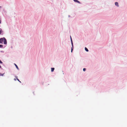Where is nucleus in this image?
<instances>
[{
  "mask_svg": "<svg viewBox=\"0 0 127 127\" xmlns=\"http://www.w3.org/2000/svg\"><path fill=\"white\" fill-rule=\"evenodd\" d=\"M3 41L4 44H7V41L6 39L4 38H1L0 39V43H2Z\"/></svg>",
  "mask_w": 127,
  "mask_h": 127,
  "instance_id": "nucleus-1",
  "label": "nucleus"
},
{
  "mask_svg": "<svg viewBox=\"0 0 127 127\" xmlns=\"http://www.w3.org/2000/svg\"><path fill=\"white\" fill-rule=\"evenodd\" d=\"M115 5L117 6L118 7L119 6V5H118V2H115Z\"/></svg>",
  "mask_w": 127,
  "mask_h": 127,
  "instance_id": "nucleus-2",
  "label": "nucleus"
},
{
  "mask_svg": "<svg viewBox=\"0 0 127 127\" xmlns=\"http://www.w3.org/2000/svg\"><path fill=\"white\" fill-rule=\"evenodd\" d=\"M74 0L75 2H76L79 3H80V2L77 0Z\"/></svg>",
  "mask_w": 127,
  "mask_h": 127,
  "instance_id": "nucleus-3",
  "label": "nucleus"
},
{
  "mask_svg": "<svg viewBox=\"0 0 127 127\" xmlns=\"http://www.w3.org/2000/svg\"><path fill=\"white\" fill-rule=\"evenodd\" d=\"M54 68H51V71L52 72H53L54 71Z\"/></svg>",
  "mask_w": 127,
  "mask_h": 127,
  "instance_id": "nucleus-4",
  "label": "nucleus"
},
{
  "mask_svg": "<svg viewBox=\"0 0 127 127\" xmlns=\"http://www.w3.org/2000/svg\"><path fill=\"white\" fill-rule=\"evenodd\" d=\"M15 64V66H16V68H17V69H19V68L18 67V66L17 65H16V64Z\"/></svg>",
  "mask_w": 127,
  "mask_h": 127,
  "instance_id": "nucleus-5",
  "label": "nucleus"
},
{
  "mask_svg": "<svg viewBox=\"0 0 127 127\" xmlns=\"http://www.w3.org/2000/svg\"><path fill=\"white\" fill-rule=\"evenodd\" d=\"M71 42L72 46V47H73V43L72 41V40L71 37Z\"/></svg>",
  "mask_w": 127,
  "mask_h": 127,
  "instance_id": "nucleus-6",
  "label": "nucleus"
},
{
  "mask_svg": "<svg viewBox=\"0 0 127 127\" xmlns=\"http://www.w3.org/2000/svg\"><path fill=\"white\" fill-rule=\"evenodd\" d=\"M85 50L87 52H88L89 51L87 48L86 47L85 48Z\"/></svg>",
  "mask_w": 127,
  "mask_h": 127,
  "instance_id": "nucleus-7",
  "label": "nucleus"
},
{
  "mask_svg": "<svg viewBox=\"0 0 127 127\" xmlns=\"http://www.w3.org/2000/svg\"><path fill=\"white\" fill-rule=\"evenodd\" d=\"M73 50V47H72L71 48V52H72V51Z\"/></svg>",
  "mask_w": 127,
  "mask_h": 127,
  "instance_id": "nucleus-8",
  "label": "nucleus"
},
{
  "mask_svg": "<svg viewBox=\"0 0 127 127\" xmlns=\"http://www.w3.org/2000/svg\"><path fill=\"white\" fill-rule=\"evenodd\" d=\"M4 74H2L1 73H0V76H3Z\"/></svg>",
  "mask_w": 127,
  "mask_h": 127,
  "instance_id": "nucleus-9",
  "label": "nucleus"
},
{
  "mask_svg": "<svg viewBox=\"0 0 127 127\" xmlns=\"http://www.w3.org/2000/svg\"><path fill=\"white\" fill-rule=\"evenodd\" d=\"M17 76L16 77V79H17V80L18 81H19L20 82H21L19 81V80L18 79V78H17Z\"/></svg>",
  "mask_w": 127,
  "mask_h": 127,
  "instance_id": "nucleus-10",
  "label": "nucleus"
},
{
  "mask_svg": "<svg viewBox=\"0 0 127 127\" xmlns=\"http://www.w3.org/2000/svg\"><path fill=\"white\" fill-rule=\"evenodd\" d=\"M86 70V69L85 68H84L83 69V71H85Z\"/></svg>",
  "mask_w": 127,
  "mask_h": 127,
  "instance_id": "nucleus-11",
  "label": "nucleus"
},
{
  "mask_svg": "<svg viewBox=\"0 0 127 127\" xmlns=\"http://www.w3.org/2000/svg\"><path fill=\"white\" fill-rule=\"evenodd\" d=\"M3 47V46L2 45H0V47Z\"/></svg>",
  "mask_w": 127,
  "mask_h": 127,
  "instance_id": "nucleus-12",
  "label": "nucleus"
},
{
  "mask_svg": "<svg viewBox=\"0 0 127 127\" xmlns=\"http://www.w3.org/2000/svg\"><path fill=\"white\" fill-rule=\"evenodd\" d=\"M0 64H2V62L0 60Z\"/></svg>",
  "mask_w": 127,
  "mask_h": 127,
  "instance_id": "nucleus-13",
  "label": "nucleus"
},
{
  "mask_svg": "<svg viewBox=\"0 0 127 127\" xmlns=\"http://www.w3.org/2000/svg\"><path fill=\"white\" fill-rule=\"evenodd\" d=\"M1 32H2V31L0 30V34L1 33Z\"/></svg>",
  "mask_w": 127,
  "mask_h": 127,
  "instance_id": "nucleus-14",
  "label": "nucleus"
},
{
  "mask_svg": "<svg viewBox=\"0 0 127 127\" xmlns=\"http://www.w3.org/2000/svg\"><path fill=\"white\" fill-rule=\"evenodd\" d=\"M14 80H15V81H16V79H14Z\"/></svg>",
  "mask_w": 127,
  "mask_h": 127,
  "instance_id": "nucleus-15",
  "label": "nucleus"
},
{
  "mask_svg": "<svg viewBox=\"0 0 127 127\" xmlns=\"http://www.w3.org/2000/svg\"><path fill=\"white\" fill-rule=\"evenodd\" d=\"M1 66L0 65V68H1Z\"/></svg>",
  "mask_w": 127,
  "mask_h": 127,
  "instance_id": "nucleus-16",
  "label": "nucleus"
},
{
  "mask_svg": "<svg viewBox=\"0 0 127 127\" xmlns=\"http://www.w3.org/2000/svg\"><path fill=\"white\" fill-rule=\"evenodd\" d=\"M1 8V7L0 6V8Z\"/></svg>",
  "mask_w": 127,
  "mask_h": 127,
  "instance_id": "nucleus-17",
  "label": "nucleus"
}]
</instances>
